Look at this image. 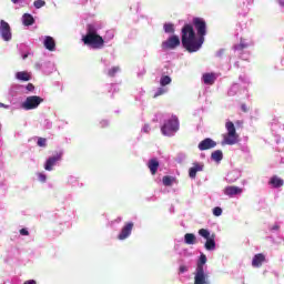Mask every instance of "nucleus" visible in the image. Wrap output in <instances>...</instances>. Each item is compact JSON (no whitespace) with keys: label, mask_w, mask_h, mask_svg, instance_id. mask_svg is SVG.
I'll return each mask as SVG.
<instances>
[{"label":"nucleus","mask_w":284,"mask_h":284,"mask_svg":"<svg viewBox=\"0 0 284 284\" xmlns=\"http://www.w3.org/2000/svg\"><path fill=\"white\" fill-rule=\"evenodd\" d=\"M205 38L196 37L194 26L184 24L182 28V45L187 52H199L201 50Z\"/></svg>","instance_id":"f257e3e1"},{"label":"nucleus","mask_w":284,"mask_h":284,"mask_svg":"<svg viewBox=\"0 0 284 284\" xmlns=\"http://www.w3.org/2000/svg\"><path fill=\"white\" fill-rule=\"evenodd\" d=\"M84 45H91L94 50H101L105 45V40L97 32L94 24H87V34L82 37Z\"/></svg>","instance_id":"f03ea898"},{"label":"nucleus","mask_w":284,"mask_h":284,"mask_svg":"<svg viewBox=\"0 0 284 284\" xmlns=\"http://www.w3.org/2000/svg\"><path fill=\"white\" fill-rule=\"evenodd\" d=\"M226 133L223 135L222 145H236L239 143V133L234 122L227 121L225 123Z\"/></svg>","instance_id":"7ed1b4c3"},{"label":"nucleus","mask_w":284,"mask_h":284,"mask_svg":"<svg viewBox=\"0 0 284 284\" xmlns=\"http://www.w3.org/2000/svg\"><path fill=\"white\" fill-rule=\"evenodd\" d=\"M161 132L164 134V136H172L174 132H179V118L173 115L171 119L164 122L163 126L161 128Z\"/></svg>","instance_id":"20e7f679"},{"label":"nucleus","mask_w":284,"mask_h":284,"mask_svg":"<svg viewBox=\"0 0 284 284\" xmlns=\"http://www.w3.org/2000/svg\"><path fill=\"white\" fill-rule=\"evenodd\" d=\"M192 23L197 32V37L205 39V34H207V22H205V19L196 17L193 18Z\"/></svg>","instance_id":"39448f33"},{"label":"nucleus","mask_w":284,"mask_h":284,"mask_svg":"<svg viewBox=\"0 0 284 284\" xmlns=\"http://www.w3.org/2000/svg\"><path fill=\"white\" fill-rule=\"evenodd\" d=\"M41 103H43V98L38 95H30L26 99L24 102H22L21 108L23 110H37Z\"/></svg>","instance_id":"423d86ee"},{"label":"nucleus","mask_w":284,"mask_h":284,"mask_svg":"<svg viewBox=\"0 0 284 284\" xmlns=\"http://www.w3.org/2000/svg\"><path fill=\"white\" fill-rule=\"evenodd\" d=\"M0 37L3 41H12V28L6 20H0Z\"/></svg>","instance_id":"0eeeda50"},{"label":"nucleus","mask_w":284,"mask_h":284,"mask_svg":"<svg viewBox=\"0 0 284 284\" xmlns=\"http://www.w3.org/2000/svg\"><path fill=\"white\" fill-rule=\"evenodd\" d=\"M181 45V39L179 36H172L166 41L162 42L163 50H174Z\"/></svg>","instance_id":"6e6552de"},{"label":"nucleus","mask_w":284,"mask_h":284,"mask_svg":"<svg viewBox=\"0 0 284 284\" xmlns=\"http://www.w3.org/2000/svg\"><path fill=\"white\" fill-rule=\"evenodd\" d=\"M194 284H211L210 275L205 273V271L195 270L194 273Z\"/></svg>","instance_id":"1a4fd4ad"},{"label":"nucleus","mask_w":284,"mask_h":284,"mask_svg":"<svg viewBox=\"0 0 284 284\" xmlns=\"http://www.w3.org/2000/svg\"><path fill=\"white\" fill-rule=\"evenodd\" d=\"M132 230H134V223L132 222L126 223L122 227L120 234L118 235L119 241H125V239H128L130 234H132Z\"/></svg>","instance_id":"9d476101"},{"label":"nucleus","mask_w":284,"mask_h":284,"mask_svg":"<svg viewBox=\"0 0 284 284\" xmlns=\"http://www.w3.org/2000/svg\"><path fill=\"white\" fill-rule=\"evenodd\" d=\"M215 145L216 142L214 140H212L211 138H206L199 143L197 148L201 152H205V150L214 149Z\"/></svg>","instance_id":"9b49d317"},{"label":"nucleus","mask_w":284,"mask_h":284,"mask_svg":"<svg viewBox=\"0 0 284 284\" xmlns=\"http://www.w3.org/2000/svg\"><path fill=\"white\" fill-rule=\"evenodd\" d=\"M62 155V153H57L55 155L49 158L44 164V170H47L48 172H52V168L57 165L58 161H61Z\"/></svg>","instance_id":"f8f14e48"},{"label":"nucleus","mask_w":284,"mask_h":284,"mask_svg":"<svg viewBox=\"0 0 284 284\" xmlns=\"http://www.w3.org/2000/svg\"><path fill=\"white\" fill-rule=\"evenodd\" d=\"M43 45L47 50H49V52H54V50H57V42L54 41V38L50 36L44 38Z\"/></svg>","instance_id":"ddd939ff"},{"label":"nucleus","mask_w":284,"mask_h":284,"mask_svg":"<svg viewBox=\"0 0 284 284\" xmlns=\"http://www.w3.org/2000/svg\"><path fill=\"white\" fill-rule=\"evenodd\" d=\"M203 168H204L203 164H201L199 162H194L193 166L189 169L190 179H196V173L197 172H203Z\"/></svg>","instance_id":"4468645a"},{"label":"nucleus","mask_w":284,"mask_h":284,"mask_svg":"<svg viewBox=\"0 0 284 284\" xmlns=\"http://www.w3.org/2000/svg\"><path fill=\"white\" fill-rule=\"evenodd\" d=\"M224 194H225L226 196H230V197L236 196V195H239V194H243V189H241V187H239V186H226V187L224 189Z\"/></svg>","instance_id":"2eb2a0df"},{"label":"nucleus","mask_w":284,"mask_h":284,"mask_svg":"<svg viewBox=\"0 0 284 284\" xmlns=\"http://www.w3.org/2000/svg\"><path fill=\"white\" fill-rule=\"evenodd\" d=\"M265 263V255L263 253L255 254L252 260L253 267H261Z\"/></svg>","instance_id":"dca6fc26"},{"label":"nucleus","mask_w":284,"mask_h":284,"mask_svg":"<svg viewBox=\"0 0 284 284\" xmlns=\"http://www.w3.org/2000/svg\"><path fill=\"white\" fill-rule=\"evenodd\" d=\"M205 85H214L216 82V74L215 73H204L202 77Z\"/></svg>","instance_id":"f3484780"},{"label":"nucleus","mask_w":284,"mask_h":284,"mask_svg":"<svg viewBox=\"0 0 284 284\" xmlns=\"http://www.w3.org/2000/svg\"><path fill=\"white\" fill-rule=\"evenodd\" d=\"M268 185H272V187H275V189L283 187L284 181H283V179L278 178L277 175H274L268 181Z\"/></svg>","instance_id":"a211bd4d"},{"label":"nucleus","mask_w":284,"mask_h":284,"mask_svg":"<svg viewBox=\"0 0 284 284\" xmlns=\"http://www.w3.org/2000/svg\"><path fill=\"white\" fill-rule=\"evenodd\" d=\"M148 168H149L151 174L154 176V174H156V172L159 171V160L151 159L148 163Z\"/></svg>","instance_id":"6ab92c4d"},{"label":"nucleus","mask_w":284,"mask_h":284,"mask_svg":"<svg viewBox=\"0 0 284 284\" xmlns=\"http://www.w3.org/2000/svg\"><path fill=\"white\" fill-rule=\"evenodd\" d=\"M215 235H211V237H209L204 244L205 250H207L209 252H212L214 250H216V242L214 241Z\"/></svg>","instance_id":"aec40b11"},{"label":"nucleus","mask_w":284,"mask_h":284,"mask_svg":"<svg viewBox=\"0 0 284 284\" xmlns=\"http://www.w3.org/2000/svg\"><path fill=\"white\" fill-rule=\"evenodd\" d=\"M22 23L23 26H34V17H32V14L30 13H24L22 16Z\"/></svg>","instance_id":"412c9836"},{"label":"nucleus","mask_w":284,"mask_h":284,"mask_svg":"<svg viewBox=\"0 0 284 284\" xmlns=\"http://www.w3.org/2000/svg\"><path fill=\"white\" fill-rule=\"evenodd\" d=\"M16 79H18V81H30L32 77L30 73H28V71H20L16 73Z\"/></svg>","instance_id":"4be33fe9"},{"label":"nucleus","mask_w":284,"mask_h":284,"mask_svg":"<svg viewBox=\"0 0 284 284\" xmlns=\"http://www.w3.org/2000/svg\"><path fill=\"white\" fill-rule=\"evenodd\" d=\"M184 243L186 245H194L196 243V235L194 233H186L184 235Z\"/></svg>","instance_id":"5701e85b"},{"label":"nucleus","mask_w":284,"mask_h":284,"mask_svg":"<svg viewBox=\"0 0 284 284\" xmlns=\"http://www.w3.org/2000/svg\"><path fill=\"white\" fill-rule=\"evenodd\" d=\"M206 263H207V256H205V254H201L200 260L197 262L196 270L197 271H205L203 265H205Z\"/></svg>","instance_id":"b1692460"},{"label":"nucleus","mask_w":284,"mask_h":284,"mask_svg":"<svg viewBox=\"0 0 284 284\" xmlns=\"http://www.w3.org/2000/svg\"><path fill=\"white\" fill-rule=\"evenodd\" d=\"M211 159L217 163L223 161V151L216 150L211 154Z\"/></svg>","instance_id":"393cba45"},{"label":"nucleus","mask_w":284,"mask_h":284,"mask_svg":"<svg viewBox=\"0 0 284 284\" xmlns=\"http://www.w3.org/2000/svg\"><path fill=\"white\" fill-rule=\"evenodd\" d=\"M170 83H172V78H170L169 75H163L160 79V84L162 85V88H165V85H170Z\"/></svg>","instance_id":"a878e982"},{"label":"nucleus","mask_w":284,"mask_h":284,"mask_svg":"<svg viewBox=\"0 0 284 284\" xmlns=\"http://www.w3.org/2000/svg\"><path fill=\"white\" fill-rule=\"evenodd\" d=\"M162 183L163 185H165L166 187H170V185H172V183H174V179L170 175H165L162 179Z\"/></svg>","instance_id":"bb28decb"},{"label":"nucleus","mask_w":284,"mask_h":284,"mask_svg":"<svg viewBox=\"0 0 284 284\" xmlns=\"http://www.w3.org/2000/svg\"><path fill=\"white\" fill-rule=\"evenodd\" d=\"M164 32H166V34H174V24L173 23H165L164 24Z\"/></svg>","instance_id":"cd10ccee"},{"label":"nucleus","mask_w":284,"mask_h":284,"mask_svg":"<svg viewBox=\"0 0 284 284\" xmlns=\"http://www.w3.org/2000/svg\"><path fill=\"white\" fill-rule=\"evenodd\" d=\"M121 72L120 67H113L108 71L109 77H116V73Z\"/></svg>","instance_id":"c85d7f7f"},{"label":"nucleus","mask_w":284,"mask_h":284,"mask_svg":"<svg viewBox=\"0 0 284 284\" xmlns=\"http://www.w3.org/2000/svg\"><path fill=\"white\" fill-rule=\"evenodd\" d=\"M199 234L200 236H202L203 239H211L212 236H210V231H207L206 229H201L199 230Z\"/></svg>","instance_id":"c756f323"},{"label":"nucleus","mask_w":284,"mask_h":284,"mask_svg":"<svg viewBox=\"0 0 284 284\" xmlns=\"http://www.w3.org/2000/svg\"><path fill=\"white\" fill-rule=\"evenodd\" d=\"M33 6H34V8H37V10H39L40 8H43V6H45V1H43V0H36L33 2Z\"/></svg>","instance_id":"7c9ffc66"},{"label":"nucleus","mask_w":284,"mask_h":284,"mask_svg":"<svg viewBox=\"0 0 284 284\" xmlns=\"http://www.w3.org/2000/svg\"><path fill=\"white\" fill-rule=\"evenodd\" d=\"M166 90L163 88H159L155 94L153 95V99H156V97H161L162 94H165Z\"/></svg>","instance_id":"2f4dec72"},{"label":"nucleus","mask_w":284,"mask_h":284,"mask_svg":"<svg viewBox=\"0 0 284 284\" xmlns=\"http://www.w3.org/2000/svg\"><path fill=\"white\" fill-rule=\"evenodd\" d=\"M37 144L39 145V148H45L47 140L44 138H39Z\"/></svg>","instance_id":"473e14b6"},{"label":"nucleus","mask_w":284,"mask_h":284,"mask_svg":"<svg viewBox=\"0 0 284 284\" xmlns=\"http://www.w3.org/2000/svg\"><path fill=\"white\" fill-rule=\"evenodd\" d=\"M214 216H221L223 214V209L216 206L213 209Z\"/></svg>","instance_id":"72a5a7b5"},{"label":"nucleus","mask_w":284,"mask_h":284,"mask_svg":"<svg viewBox=\"0 0 284 284\" xmlns=\"http://www.w3.org/2000/svg\"><path fill=\"white\" fill-rule=\"evenodd\" d=\"M20 234L21 236H30V232H28V229H21Z\"/></svg>","instance_id":"f704fd0d"},{"label":"nucleus","mask_w":284,"mask_h":284,"mask_svg":"<svg viewBox=\"0 0 284 284\" xmlns=\"http://www.w3.org/2000/svg\"><path fill=\"white\" fill-rule=\"evenodd\" d=\"M179 272H180V274H185V272H187V266L181 265V266L179 267Z\"/></svg>","instance_id":"c9c22d12"},{"label":"nucleus","mask_w":284,"mask_h":284,"mask_svg":"<svg viewBox=\"0 0 284 284\" xmlns=\"http://www.w3.org/2000/svg\"><path fill=\"white\" fill-rule=\"evenodd\" d=\"M26 88H27L28 92H34V84L29 83V84H27Z\"/></svg>","instance_id":"e433bc0d"},{"label":"nucleus","mask_w":284,"mask_h":284,"mask_svg":"<svg viewBox=\"0 0 284 284\" xmlns=\"http://www.w3.org/2000/svg\"><path fill=\"white\" fill-rule=\"evenodd\" d=\"M45 174H43V173H40L39 174V181H41V183H45Z\"/></svg>","instance_id":"4c0bfd02"},{"label":"nucleus","mask_w":284,"mask_h":284,"mask_svg":"<svg viewBox=\"0 0 284 284\" xmlns=\"http://www.w3.org/2000/svg\"><path fill=\"white\" fill-rule=\"evenodd\" d=\"M245 48H247V44L241 42L237 47V50H245Z\"/></svg>","instance_id":"58836bf2"},{"label":"nucleus","mask_w":284,"mask_h":284,"mask_svg":"<svg viewBox=\"0 0 284 284\" xmlns=\"http://www.w3.org/2000/svg\"><path fill=\"white\" fill-rule=\"evenodd\" d=\"M23 284H37V281L34 280H28Z\"/></svg>","instance_id":"ea45409f"},{"label":"nucleus","mask_w":284,"mask_h":284,"mask_svg":"<svg viewBox=\"0 0 284 284\" xmlns=\"http://www.w3.org/2000/svg\"><path fill=\"white\" fill-rule=\"evenodd\" d=\"M241 110H242V112H247V105L242 104V105H241Z\"/></svg>","instance_id":"a19ab883"},{"label":"nucleus","mask_w":284,"mask_h":284,"mask_svg":"<svg viewBox=\"0 0 284 284\" xmlns=\"http://www.w3.org/2000/svg\"><path fill=\"white\" fill-rule=\"evenodd\" d=\"M278 3L284 7V0H278Z\"/></svg>","instance_id":"79ce46f5"},{"label":"nucleus","mask_w":284,"mask_h":284,"mask_svg":"<svg viewBox=\"0 0 284 284\" xmlns=\"http://www.w3.org/2000/svg\"><path fill=\"white\" fill-rule=\"evenodd\" d=\"M0 108H6L8 109V105L3 104V103H0Z\"/></svg>","instance_id":"37998d69"},{"label":"nucleus","mask_w":284,"mask_h":284,"mask_svg":"<svg viewBox=\"0 0 284 284\" xmlns=\"http://www.w3.org/2000/svg\"><path fill=\"white\" fill-rule=\"evenodd\" d=\"M28 58V53L22 55V59L26 60Z\"/></svg>","instance_id":"c03bdc74"},{"label":"nucleus","mask_w":284,"mask_h":284,"mask_svg":"<svg viewBox=\"0 0 284 284\" xmlns=\"http://www.w3.org/2000/svg\"><path fill=\"white\" fill-rule=\"evenodd\" d=\"M278 229H280L278 225L273 226V230H278Z\"/></svg>","instance_id":"a18cd8bd"},{"label":"nucleus","mask_w":284,"mask_h":284,"mask_svg":"<svg viewBox=\"0 0 284 284\" xmlns=\"http://www.w3.org/2000/svg\"><path fill=\"white\" fill-rule=\"evenodd\" d=\"M12 3H19V0H11Z\"/></svg>","instance_id":"49530a36"}]
</instances>
